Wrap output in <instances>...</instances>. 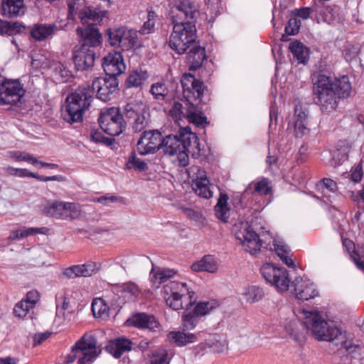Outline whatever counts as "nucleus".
I'll return each instance as SVG.
<instances>
[{"mask_svg":"<svg viewBox=\"0 0 364 364\" xmlns=\"http://www.w3.org/2000/svg\"><path fill=\"white\" fill-rule=\"evenodd\" d=\"M98 270L99 267L97 263L88 262L83 264L73 265L65 268L62 274L68 279H75L79 277H90Z\"/></svg>","mask_w":364,"mask_h":364,"instance_id":"24","label":"nucleus"},{"mask_svg":"<svg viewBox=\"0 0 364 364\" xmlns=\"http://www.w3.org/2000/svg\"><path fill=\"white\" fill-rule=\"evenodd\" d=\"M164 296L166 304L173 310H179L184 307L183 299L188 296L189 301L186 304L188 308L195 301V292L191 291L186 283L171 282L164 287Z\"/></svg>","mask_w":364,"mask_h":364,"instance_id":"8","label":"nucleus"},{"mask_svg":"<svg viewBox=\"0 0 364 364\" xmlns=\"http://www.w3.org/2000/svg\"><path fill=\"white\" fill-rule=\"evenodd\" d=\"M55 72L56 75H58L61 77L63 82L68 81L72 77L71 72L62 64H59L55 68Z\"/></svg>","mask_w":364,"mask_h":364,"instance_id":"56","label":"nucleus"},{"mask_svg":"<svg viewBox=\"0 0 364 364\" xmlns=\"http://www.w3.org/2000/svg\"><path fill=\"white\" fill-rule=\"evenodd\" d=\"M100 348L97 347L96 338L85 333L72 348L68 355V363H73L78 357L79 364H90L100 354Z\"/></svg>","mask_w":364,"mask_h":364,"instance_id":"7","label":"nucleus"},{"mask_svg":"<svg viewBox=\"0 0 364 364\" xmlns=\"http://www.w3.org/2000/svg\"><path fill=\"white\" fill-rule=\"evenodd\" d=\"M312 100L322 113L329 114L336 109L338 100L350 96L352 87L349 78L336 77L319 71L311 74Z\"/></svg>","mask_w":364,"mask_h":364,"instance_id":"1","label":"nucleus"},{"mask_svg":"<svg viewBox=\"0 0 364 364\" xmlns=\"http://www.w3.org/2000/svg\"><path fill=\"white\" fill-rule=\"evenodd\" d=\"M102 65L106 75L109 77H116L123 73L126 69L122 53L117 51L109 53L105 56Z\"/></svg>","mask_w":364,"mask_h":364,"instance_id":"16","label":"nucleus"},{"mask_svg":"<svg viewBox=\"0 0 364 364\" xmlns=\"http://www.w3.org/2000/svg\"><path fill=\"white\" fill-rule=\"evenodd\" d=\"M1 14L9 18L17 17L23 14V0H2Z\"/></svg>","mask_w":364,"mask_h":364,"instance_id":"28","label":"nucleus"},{"mask_svg":"<svg viewBox=\"0 0 364 364\" xmlns=\"http://www.w3.org/2000/svg\"><path fill=\"white\" fill-rule=\"evenodd\" d=\"M181 210L183 213L188 219L195 221L201 226H205L206 225L207 221L200 212L188 208H182Z\"/></svg>","mask_w":364,"mask_h":364,"instance_id":"47","label":"nucleus"},{"mask_svg":"<svg viewBox=\"0 0 364 364\" xmlns=\"http://www.w3.org/2000/svg\"><path fill=\"white\" fill-rule=\"evenodd\" d=\"M93 101V90L90 85L80 86L66 98L67 105L62 116L65 121L72 124L81 122L84 113Z\"/></svg>","mask_w":364,"mask_h":364,"instance_id":"5","label":"nucleus"},{"mask_svg":"<svg viewBox=\"0 0 364 364\" xmlns=\"http://www.w3.org/2000/svg\"><path fill=\"white\" fill-rule=\"evenodd\" d=\"M162 140L161 134L158 130L144 132L137 143L139 153L141 155L154 153L161 149Z\"/></svg>","mask_w":364,"mask_h":364,"instance_id":"15","label":"nucleus"},{"mask_svg":"<svg viewBox=\"0 0 364 364\" xmlns=\"http://www.w3.org/2000/svg\"><path fill=\"white\" fill-rule=\"evenodd\" d=\"M305 318L302 323L296 321L290 322L286 326L287 331L299 343L305 341L303 333L295 331L291 327L301 326L302 328L310 330L312 335L318 341H329L341 348L348 350L349 346L346 340V333L334 324H329L316 311H306L304 313Z\"/></svg>","mask_w":364,"mask_h":364,"instance_id":"3","label":"nucleus"},{"mask_svg":"<svg viewBox=\"0 0 364 364\" xmlns=\"http://www.w3.org/2000/svg\"><path fill=\"white\" fill-rule=\"evenodd\" d=\"M150 92L154 98L158 101H166L171 97L167 82L164 81L154 83L151 87Z\"/></svg>","mask_w":364,"mask_h":364,"instance_id":"36","label":"nucleus"},{"mask_svg":"<svg viewBox=\"0 0 364 364\" xmlns=\"http://www.w3.org/2000/svg\"><path fill=\"white\" fill-rule=\"evenodd\" d=\"M217 306L218 303L215 301L199 302L191 312L198 317V316H205Z\"/></svg>","mask_w":364,"mask_h":364,"instance_id":"46","label":"nucleus"},{"mask_svg":"<svg viewBox=\"0 0 364 364\" xmlns=\"http://www.w3.org/2000/svg\"><path fill=\"white\" fill-rule=\"evenodd\" d=\"M191 100V97H184L181 102H175L169 111L170 115L176 122L187 119L190 123L203 127L208 123L207 118L203 114L201 109Z\"/></svg>","mask_w":364,"mask_h":364,"instance_id":"6","label":"nucleus"},{"mask_svg":"<svg viewBox=\"0 0 364 364\" xmlns=\"http://www.w3.org/2000/svg\"><path fill=\"white\" fill-rule=\"evenodd\" d=\"M314 11H316L313 7H304L296 10V15L303 19H306L309 17L311 13Z\"/></svg>","mask_w":364,"mask_h":364,"instance_id":"61","label":"nucleus"},{"mask_svg":"<svg viewBox=\"0 0 364 364\" xmlns=\"http://www.w3.org/2000/svg\"><path fill=\"white\" fill-rule=\"evenodd\" d=\"M43 212L46 215L65 220L66 219L65 203L53 201L44 208Z\"/></svg>","mask_w":364,"mask_h":364,"instance_id":"35","label":"nucleus"},{"mask_svg":"<svg viewBox=\"0 0 364 364\" xmlns=\"http://www.w3.org/2000/svg\"><path fill=\"white\" fill-rule=\"evenodd\" d=\"M109 40L112 46L129 50L136 46L137 33L136 31L125 27L117 28L109 30Z\"/></svg>","mask_w":364,"mask_h":364,"instance_id":"12","label":"nucleus"},{"mask_svg":"<svg viewBox=\"0 0 364 364\" xmlns=\"http://www.w3.org/2000/svg\"><path fill=\"white\" fill-rule=\"evenodd\" d=\"M229 197L226 193H220L218 203L215 206L216 217L224 223H227L230 217V208L228 204Z\"/></svg>","mask_w":364,"mask_h":364,"instance_id":"32","label":"nucleus"},{"mask_svg":"<svg viewBox=\"0 0 364 364\" xmlns=\"http://www.w3.org/2000/svg\"><path fill=\"white\" fill-rule=\"evenodd\" d=\"M73 59L78 70H87L94 65L95 52L93 49L79 47L74 50Z\"/></svg>","mask_w":364,"mask_h":364,"instance_id":"21","label":"nucleus"},{"mask_svg":"<svg viewBox=\"0 0 364 364\" xmlns=\"http://www.w3.org/2000/svg\"><path fill=\"white\" fill-rule=\"evenodd\" d=\"M181 82L183 90V97H193L195 100H201L205 90L203 82L196 79L191 73H185Z\"/></svg>","mask_w":364,"mask_h":364,"instance_id":"19","label":"nucleus"},{"mask_svg":"<svg viewBox=\"0 0 364 364\" xmlns=\"http://www.w3.org/2000/svg\"><path fill=\"white\" fill-rule=\"evenodd\" d=\"M198 323V318L191 311H185L182 315V330L183 331H193Z\"/></svg>","mask_w":364,"mask_h":364,"instance_id":"44","label":"nucleus"},{"mask_svg":"<svg viewBox=\"0 0 364 364\" xmlns=\"http://www.w3.org/2000/svg\"><path fill=\"white\" fill-rule=\"evenodd\" d=\"M31 308H33L31 305L23 299L16 304L14 312L16 316L23 318L27 315Z\"/></svg>","mask_w":364,"mask_h":364,"instance_id":"52","label":"nucleus"},{"mask_svg":"<svg viewBox=\"0 0 364 364\" xmlns=\"http://www.w3.org/2000/svg\"><path fill=\"white\" fill-rule=\"evenodd\" d=\"M196 178L192 181V187L195 193L205 199L213 197V189L215 186L210 183L205 172L197 168Z\"/></svg>","mask_w":364,"mask_h":364,"instance_id":"20","label":"nucleus"},{"mask_svg":"<svg viewBox=\"0 0 364 364\" xmlns=\"http://www.w3.org/2000/svg\"><path fill=\"white\" fill-rule=\"evenodd\" d=\"M76 33L79 38L80 47L93 49L102 43V36L94 26L77 27Z\"/></svg>","mask_w":364,"mask_h":364,"instance_id":"18","label":"nucleus"},{"mask_svg":"<svg viewBox=\"0 0 364 364\" xmlns=\"http://www.w3.org/2000/svg\"><path fill=\"white\" fill-rule=\"evenodd\" d=\"M272 181L267 178H262L255 183L254 191H252V200H255L257 195L266 196L272 195Z\"/></svg>","mask_w":364,"mask_h":364,"instance_id":"33","label":"nucleus"},{"mask_svg":"<svg viewBox=\"0 0 364 364\" xmlns=\"http://www.w3.org/2000/svg\"><path fill=\"white\" fill-rule=\"evenodd\" d=\"M172 13L174 25L168 45L176 53L182 55L196 41L195 23L198 11L194 3L183 0L172 10Z\"/></svg>","mask_w":364,"mask_h":364,"instance_id":"2","label":"nucleus"},{"mask_svg":"<svg viewBox=\"0 0 364 364\" xmlns=\"http://www.w3.org/2000/svg\"><path fill=\"white\" fill-rule=\"evenodd\" d=\"M98 122L101 129L110 136L119 135L125 128L123 116L117 107L102 111Z\"/></svg>","mask_w":364,"mask_h":364,"instance_id":"10","label":"nucleus"},{"mask_svg":"<svg viewBox=\"0 0 364 364\" xmlns=\"http://www.w3.org/2000/svg\"><path fill=\"white\" fill-rule=\"evenodd\" d=\"M124 114L135 132L142 131L149 124V106L141 100L128 102L124 107Z\"/></svg>","mask_w":364,"mask_h":364,"instance_id":"9","label":"nucleus"},{"mask_svg":"<svg viewBox=\"0 0 364 364\" xmlns=\"http://www.w3.org/2000/svg\"><path fill=\"white\" fill-rule=\"evenodd\" d=\"M58 26L53 24H35L31 30V36L37 41H43L54 34Z\"/></svg>","mask_w":364,"mask_h":364,"instance_id":"30","label":"nucleus"},{"mask_svg":"<svg viewBox=\"0 0 364 364\" xmlns=\"http://www.w3.org/2000/svg\"><path fill=\"white\" fill-rule=\"evenodd\" d=\"M176 272L172 269H160L158 271H154L152 269L151 271V274L153 275L152 281L154 284H156V287H159V286L166 282L168 279L173 277Z\"/></svg>","mask_w":364,"mask_h":364,"instance_id":"43","label":"nucleus"},{"mask_svg":"<svg viewBox=\"0 0 364 364\" xmlns=\"http://www.w3.org/2000/svg\"><path fill=\"white\" fill-rule=\"evenodd\" d=\"M122 291L124 293L129 294L131 296L137 295L139 289L134 284H127L122 287Z\"/></svg>","mask_w":364,"mask_h":364,"instance_id":"63","label":"nucleus"},{"mask_svg":"<svg viewBox=\"0 0 364 364\" xmlns=\"http://www.w3.org/2000/svg\"><path fill=\"white\" fill-rule=\"evenodd\" d=\"M260 273L263 278L279 291H288L290 279L285 268L278 267L272 263H265L261 267Z\"/></svg>","mask_w":364,"mask_h":364,"instance_id":"11","label":"nucleus"},{"mask_svg":"<svg viewBox=\"0 0 364 364\" xmlns=\"http://www.w3.org/2000/svg\"><path fill=\"white\" fill-rule=\"evenodd\" d=\"M307 124V121H294V132L296 137H302L309 132Z\"/></svg>","mask_w":364,"mask_h":364,"instance_id":"53","label":"nucleus"},{"mask_svg":"<svg viewBox=\"0 0 364 364\" xmlns=\"http://www.w3.org/2000/svg\"><path fill=\"white\" fill-rule=\"evenodd\" d=\"M301 22L296 18H291L285 27V33L287 36L296 35L300 28Z\"/></svg>","mask_w":364,"mask_h":364,"instance_id":"51","label":"nucleus"},{"mask_svg":"<svg viewBox=\"0 0 364 364\" xmlns=\"http://www.w3.org/2000/svg\"><path fill=\"white\" fill-rule=\"evenodd\" d=\"M164 154L176 155L179 165L185 167L188 164L189 154L197 158L200 154V142L196 134L192 132L176 135H168L163 138L161 147Z\"/></svg>","mask_w":364,"mask_h":364,"instance_id":"4","label":"nucleus"},{"mask_svg":"<svg viewBox=\"0 0 364 364\" xmlns=\"http://www.w3.org/2000/svg\"><path fill=\"white\" fill-rule=\"evenodd\" d=\"M194 272L205 271L210 273H215L218 271V263L211 255H205L200 260L194 262L191 265Z\"/></svg>","mask_w":364,"mask_h":364,"instance_id":"31","label":"nucleus"},{"mask_svg":"<svg viewBox=\"0 0 364 364\" xmlns=\"http://www.w3.org/2000/svg\"><path fill=\"white\" fill-rule=\"evenodd\" d=\"M308 109L301 105H296L294 108V121H307Z\"/></svg>","mask_w":364,"mask_h":364,"instance_id":"54","label":"nucleus"},{"mask_svg":"<svg viewBox=\"0 0 364 364\" xmlns=\"http://www.w3.org/2000/svg\"><path fill=\"white\" fill-rule=\"evenodd\" d=\"M148 356L151 358L150 364L170 363V361L168 359V352L164 348H158L154 350L149 354Z\"/></svg>","mask_w":364,"mask_h":364,"instance_id":"45","label":"nucleus"},{"mask_svg":"<svg viewBox=\"0 0 364 364\" xmlns=\"http://www.w3.org/2000/svg\"><path fill=\"white\" fill-rule=\"evenodd\" d=\"M48 231L46 228H23L18 230H12L8 237V240H21L37 233L45 234Z\"/></svg>","mask_w":364,"mask_h":364,"instance_id":"37","label":"nucleus"},{"mask_svg":"<svg viewBox=\"0 0 364 364\" xmlns=\"http://www.w3.org/2000/svg\"><path fill=\"white\" fill-rule=\"evenodd\" d=\"M320 186H323L331 192H334L337 189V183L331 178H323L320 181Z\"/></svg>","mask_w":364,"mask_h":364,"instance_id":"60","label":"nucleus"},{"mask_svg":"<svg viewBox=\"0 0 364 364\" xmlns=\"http://www.w3.org/2000/svg\"><path fill=\"white\" fill-rule=\"evenodd\" d=\"M261 218H256L255 221L252 220V245L253 243L255 247H252V255L260 251L263 241L269 236V231L264 230V227L261 223Z\"/></svg>","mask_w":364,"mask_h":364,"instance_id":"26","label":"nucleus"},{"mask_svg":"<svg viewBox=\"0 0 364 364\" xmlns=\"http://www.w3.org/2000/svg\"><path fill=\"white\" fill-rule=\"evenodd\" d=\"M25 95L23 85L18 80L3 81L0 82V105H16Z\"/></svg>","mask_w":364,"mask_h":364,"instance_id":"13","label":"nucleus"},{"mask_svg":"<svg viewBox=\"0 0 364 364\" xmlns=\"http://www.w3.org/2000/svg\"><path fill=\"white\" fill-rule=\"evenodd\" d=\"M149 75L146 71L142 70H136L132 72L127 80V87H141L147 80Z\"/></svg>","mask_w":364,"mask_h":364,"instance_id":"38","label":"nucleus"},{"mask_svg":"<svg viewBox=\"0 0 364 364\" xmlns=\"http://www.w3.org/2000/svg\"><path fill=\"white\" fill-rule=\"evenodd\" d=\"M107 11H101L97 8L87 6L79 12L78 17L81 23L87 26H93L95 23L102 21L105 16Z\"/></svg>","mask_w":364,"mask_h":364,"instance_id":"27","label":"nucleus"},{"mask_svg":"<svg viewBox=\"0 0 364 364\" xmlns=\"http://www.w3.org/2000/svg\"><path fill=\"white\" fill-rule=\"evenodd\" d=\"M129 326L138 328H146L149 331H157L161 330V325L153 315L146 313H137L132 315L127 321Z\"/></svg>","mask_w":364,"mask_h":364,"instance_id":"22","label":"nucleus"},{"mask_svg":"<svg viewBox=\"0 0 364 364\" xmlns=\"http://www.w3.org/2000/svg\"><path fill=\"white\" fill-rule=\"evenodd\" d=\"M92 311L95 317L107 318L109 316L108 306L102 299L97 298L92 301Z\"/></svg>","mask_w":364,"mask_h":364,"instance_id":"42","label":"nucleus"},{"mask_svg":"<svg viewBox=\"0 0 364 364\" xmlns=\"http://www.w3.org/2000/svg\"><path fill=\"white\" fill-rule=\"evenodd\" d=\"M154 22L151 19L149 18L148 21H146L142 28L140 30V33L141 34H149L151 33L154 29Z\"/></svg>","mask_w":364,"mask_h":364,"instance_id":"64","label":"nucleus"},{"mask_svg":"<svg viewBox=\"0 0 364 364\" xmlns=\"http://www.w3.org/2000/svg\"><path fill=\"white\" fill-rule=\"evenodd\" d=\"M131 345L132 342L129 339L124 338H117L110 346L112 348L111 353L115 358H119L124 352L132 349Z\"/></svg>","mask_w":364,"mask_h":364,"instance_id":"40","label":"nucleus"},{"mask_svg":"<svg viewBox=\"0 0 364 364\" xmlns=\"http://www.w3.org/2000/svg\"><path fill=\"white\" fill-rule=\"evenodd\" d=\"M39 299V294L36 290L30 291L26 294L25 301H28V304H31L32 307L38 302Z\"/></svg>","mask_w":364,"mask_h":364,"instance_id":"59","label":"nucleus"},{"mask_svg":"<svg viewBox=\"0 0 364 364\" xmlns=\"http://www.w3.org/2000/svg\"><path fill=\"white\" fill-rule=\"evenodd\" d=\"M289 49L294 58L299 63H304L309 58L308 48L300 41H294L290 43Z\"/></svg>","mask_w":364,"mask_h":364,"instance_id":"39","label":"nucleus"},{"mask_svg":"<svg viewBox=\"0 0 364 364\" xmlns=\"http://www.w3.org/2000/svg\"><path fill=\"white\" fill-rule=\"evenodd\" d=\"M167 336L170 342L179 347L185 346L198 340V334L186 333L183 330L171 331Z\"/></svg>","mask_w":364,"mask_h":364,"instance_id":"29","label":"nucleus"},{"mask_svg":"<svg viewBox=\"0 0 364 364\" xmlns=\"http://www.w3.org/2000/svg\"><path fill=\"white\" fill-rule=\"evenodd\" d=\"M25 27L17 21H5L0 19V34L13 35L16 33H21Z\"/></svg>","mask_w":364,"mask_h":364,"instance_id":"41","label":"nucleus"},{"mask_svg":"<svg viewBox=\"0 0 364 364\" xmlns=\"http://www.w3.org/2000/svg\"><path fill=\"white\" fill-rule=\"evenodd\" d=\"M292 286L294 294L299 300L308 301L318 296L315 284L306 278L296 277L292 282Z\"/></svg>","mask_w":364,"mask_h":364,"instance_id":"17","label":"nucleus"},{"mask_svg":"<svg viewBox=\"0 0 364 364\" xmlns=\"http://www.w3.org/2000/svg\"><path fill=\"white\" fill-rule=\"evenodd\" d=\"M126 166L128 169H134L139 171H145L147 168V164L144 161L136 157L134 154H132L129 156L126 163Z\"/></svg>","mask_w":364,"mask_h":364,"instance_id":"48","label":"nucleus"},{"mask_svg":"<svg viewBox=\"0 0 364 364\" xmlns=\"http://www.w3.org/2000/svg\"><path fill=\"white\" fill-rule=\"evenodd\" d=\"M206 59L205 48L196 41L186 51V63L189 70L195 71L199 69Z\"/></svg>","mask_w":364,"mask_h":364,"instance_id":"23","label":"nucleus"},{"mask_svg":"<svg viewBox=\"0 0 364 364\" xmlns=\"http://www.w3.org/2000/svg\"><path fill=\"white\" fill-rule=\"evenodd\" d=\"M236 240L246 252L250 249V224L247 221H240L235 223L232 228Z\"/></svg>","mask_w":364,"mask_h":364,"instance_id":"25","label":"nucleus"},{"mask_svg":"<svg viewBox=\"0 0 364 364\" xmlns=\"http://www.w3.org/2000/svg\"><path fill=\"white\" fill-rule=\"evenodd\" d=\"M264 296V290L259 287H252V301H257L262 299Z\"/></svg>","mask_w":364,"mask_h":364,"instance_id":"62","label":"nucleus"},{"mask_svg":"<svg viewBox=\"0 0 364 364\" xmlns=\"http://www.w3.org/2000/svg\"><path fill=\"white\" fill-rule=\"evenodd\" d=\"M350 172L351 180L355 183L359 182L363 176L362 164L360 163L357 164L355 166L351 168Z\"/></svg>","mask_w":364,"mask_h":364,"instance_id":"58","label":"nucleus"},{"mask_svg":"<svg viewBox=\"0 0 364 364\" xmlns=\"http://www.w3.org/2000/svg\"><path fill=\"white\" fill-rule=\"evenodd\" d=\"M73 313V311H68V315L66 316L65 312L57 311L56 316L54 320V323L59 328L62 327L64 326V323L66 320L68 321H71L70 316H72Z\"/></svg>","mask_w":364,"mask_h":364,"instance_id":"55","label":"nucleus"},{"mask_svg":"<svg viewBox=\"0 0 364 364\" xmlns=\"http://www.w3.org/2000/svg\"><path fill=\"white\" fill-rule=\"evenodd\" d=\"M85 0H68V18L73 17L74 14L77 12Z\"/></svg>","mask_w":364,"mask_h":364,"instance_id":"57","label":"nucleus"},{"mask_svg":"<svg viewBox=\"0 0 364 364\" xmlns=\"http://www.w3.org/2000/svg\"><path fill=\"white\" fill-rule=\"evenodd\" d=\"M66 219H77L81 215L80 205L75 203H65Z\"/></svg>","mask_w":364,"mask_h":364,"instance_id":"50","label":"nucleus"},{"mask_svg":"<svg viewBox=\"0 0 364 364\" xmlns=\"http://www.w3.org/2000/svg\"><path fill=\"white\" fill-rule=\"evenodd\" d=\"M9 156L17 161H27L33 165L38 163V160L36 157L23 151H10Z\"/></svg>","mask_w":364,"mask_h":364,"instance_id":"49","label":"nucleus"},{"mask_svg":"<svg viewBox=\"0 0 364 364\" xmlns=\"http://www.w3.org/2000/svg\"><path fill=\"white\" fill-rule=\"evenodd\" d=\"M274 250L280 259L288 267H293L294 263L291 259L290 248L282 241L274 240Z\"/></svg>","mask_w":364,"mask_h":364,"instance_id":"34","label":"nucleus"},{"mask_svg":"<svg viewBox=\"0 0 364 364\" xmlns=\"http://www.w3.org/2000/svg\"><path fill=\"white\" fill-rule=\"evenodd\" d=\"M118 80L116 77H97L90 86L93 94L97 92V97L103 102L109 101L112 95L117 91Z\"/></svg>","mask_w":364,"mask_h":364,"instance_id":"14","label":"nucleus"}]
</instances>
